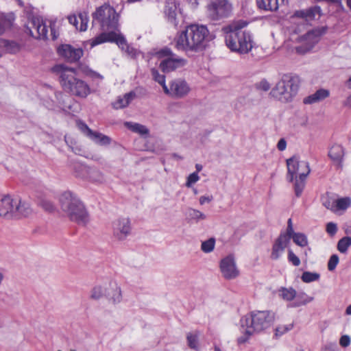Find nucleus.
Returning a JSON list of instances; mask_svg holds the SVG:
<instances>
[{"instance_id": "nucleus-51", "label": "nucleus", "mask_w": 351, "mask_h": 351, "mask_svg": "<svg viewBox=\"0 0 351 351\" xmlns=\"http://www.w3.org/2000/svg\"><path fill=\"white\" fill-rule=\"evenodd\" d=\"M351 339L349 335H342L339 339V344L343 348H346L350 346Z\"/></svg>"}, {"instance_id": "nucleus-16", "label": "nucleus", "mask_w": 351, "mask_h": 351, "mask_svg": "<svg viewBox=\"0 0 351 351\" xmlns=\"http://www.w3.org/2000/svg\"><path fill=\"white\" fill-rule=\"evenodd\" d=\"M220 270L226 279L235 278L239 274L232 255H228L221 261Z\"/></svg>"}, {"instance_id": "nucleus-44", "label": "nucleus", "mask_w": 351, "mask_h": 351, "mask_svg": "<svg viewBox=\"0 0 351 351\" xmlns=\"http://www.w3.org/2000/svg\"><path fill=\"white\" fill-rule=\"evenodd\" d=\"M241 330L243 333V335H241V337H239L237 339V343L239 344L245 343L249 339L250 337L253 335V334H248L247 332V326H245L244 328H242V327L241 326Z\"/></svg>"}, {"instance_id": "nucleus-64", "label": "nucleus", "mask_w": 351, "mask_h": 351, "mask_svg": "<svg viewBox=\"0 0 351 351\" xmlns=\"http://www.w3.org/2000/svg\"><path fill=\"white\" fill-rule=\"evenodd\" d=\"M347 86L349 88H351V77L349 78V80L347 82Z\"/></svg>"}, {"instance_id": "nucleus-19", "label": "nucleus", "mask_w": 351, "mask_h": 351, "mask_svg": "<svg viewBox=\"0 0 351 351\" xmlns=\"http://www.w3.org/2000/svg\"><path fill=\"white\" fill-rule=\"evenodd\" d=\"M345 155V149L343 147L339 144L332 145L328 151V156L332 161L334 165L338 168L343 166V160Z\"/></svg>"}, {"instance_id": "nucleus-61", "label": "nucleus", "mask_w": 351, "mask_h": 351, "mask_svg": "<svg viewBox=\"0 0 351 351\" xmlns=\"http://www.w3.org/2000/svg\"><path fill=\"white\" fill-rule=\"evenodd\" d=\"M344 104L347 106L351 107V95L346 99Z\"/></svg>"}, {"instance_id": "nucleus-56", "label": "nucleus", "mask_w": 351, "mask_h": 351, "mask_svg": "<svg viewBox=\"0 0 351 351\" xmlns=\"http://www.w3.org/2000/svg\"><path fill=\"white\" fill-rule=\"evenodd\" d=\"M160 85L162 86L165 93L171 97V82L169 83V87L166 85L165 82H164V84H161Z\"/></svg>"}, {"instance_id": "nucleus-15", "label": "nucleus", "mask_w": 351, "mask_h": 351, "mask_svg": "<svg viewBox=\"0 0 351 351\" xmlns=\"http://www.w3.org/2000/svg\"><path fill=\"white\" fill-rule=\"evenodd\" d=\"M76 123L79 130L94 143L100 145H108L110 144L111 138L109 136L92 130L84 122L80 120L77 121Z\"/></svg>"}, {"instance_id": "nucleus-33", "label": "nucleus", "mask_w": 351, "mask_h": 351, "mask_svg": "<svg viewBox=\"0 0 351 351\" xmlns=\"http://www.w3.org/2000/svg\"><path fill=\"white\" fill-rule=\"evenodd\" d=\"M125 125L128 129L134 132L138 133L142 136L149 135V131L148 128L143 125L132 122H125Z\"/></svg>"}, {"instance_id": "nucleus-46", "label": "nucleus", "mask_w": 351, "mask_h": 351, "mask_svg": "<svg viewBox=\"0 0 351 351\" xmlns=\"http://www.w3.org/2000/svg\"><path fill=\"white\" fill-rule=\"evenodd\" d=\"M288 261L291 263L294 266H299L300 265V258L293 253L291 250L288 251Z\"/></svg>"}, {"instance_id": "nucleus-27", "label": "nucleus", "mask_w": 351, "mask_h": 351, "mask_svg": "<svg viewBox=\"0 0 351 351\" xmlns=\"http://www.w3.org/2000/svg\"><path fill=\"white\" fill-rule=\"evenodd\" d=\"M286 0H256L260 9L268 11L276 10L280 4H284Z\"/></svg>"}, {"instance_id": "nucleus-3", "label": "nucleus", "mask_w": 351, "mask_h": 351, "mask_svg": "<svg viewBox=\"0 0 351 351\" xmlns=\"http://www.w3.org/2000/svg\"><path fill=\"white\" fill-rule=\"evenodd\" d=\"M60 206L62 212L73 221L86 226L89 216L84 204L77 195L70 191L63 192L59 197Z\"/></svg>"}, {"instance_id": "nucleus-52", "label": "nucleus", "mask_w": 351, "mask_h": 351, "mask_svg": "<svg viewBox=\"0 0 351 351\" xmlns=\"http://www.w3.org/2000/svg\"><path fill=\"white\" fill-rule=\"evenodd\" d=\"M296 233L297 232H294L293 226H290V227L287 226L286 232L281 233L280 234V236H285V237H287V242L289 243L290 242V239L291 238H293V234H296Z\"/></svg>"}, {"instance_id": "nucleus-28", "label": "nucleus", "mask_w": 351, "mask_h": 351, "mask_svg": "<svg viewBox=\"0 0 351 351\" xmlns=\"http://www.w3.org/2000/svg\"><path fill=\"white\" fill-rule=\"evenodd\" d=\"M20 50L19 45L15 41L0 38V51L3 53H16Z\"/></svg>"}, {"instance_id": "nucleus-50", "label": "nucleus", "mask_w": 351, "mask_h": 351, "mask_svg": "<svg viewBox=\"0 0 351 351\" xmlns=\"http://www.w3.org/2000/svg\"><path fill=\"white\" fill-rule=\"evenodd\" d=\"M337 231V224L333 222H329L326 225V232L330 236H333Z\"/></svg>"}, {"instance_id": "nucleus-42", "label": "nucleus", "mask_w": 351, "mask_h": 351, "mask_svg": "<svg viewBox=\"0 0 351 351\" xmlns=\"http://www.w3.org/2000/svg\"><path fill=\"white\" fill-rule=\"evenodd\" d=\"M321 9L319 6H314L306 10V20H312L317 16H319Z\"/></svg>"}, {"instance_id": "nucleus-62", "label": "nucleus", "mask_w": 351, "mask_h": 351, "mask_svg": "<svg viewBox=\"0 0 351 351\" xmlns=\"http://www.w3.org/2000/svg\"><path fill=\"white\" fill-rule=\"evenodd\" d=\"M202 165H200V164H196L195 165V169H196V172L198 173V172L201 171L202 170Z\"/></svg>"}, {"instance_id": "nucleus-9", "label": "nucleus", "mask_w": 351, "mask_h": 351, "mask_svg": "<svg viewBox=\"0 0 351 351\" xmlns=\"http://www.w3.org/2000/svg\"><path fill=\"white\" fill-rule=\"evenodd\" d=\"M93 23H98L104 32L119 31V15L108 3L96 8L92 14Z\"/></svg>"}, {"instance_id": "nucleus-38", "label": "nucleus", "mask_w": 351, "mask_h": 351, "mask_svg": "<svg viewBox=\"0 0 351 351\" xmlns=\"http://www.w3.org/2000/svg\"><path fill=\"white\" fill-rule=\"evenodd\" d=\"M351 205L350 197H341L335 200V211L338 210H346Z\"/></svg>"}, {"instance_id": "nucleus-10", "label": "nucleus", "mask_w": 351, "mask_h": 351, "mask_svg": "<svg viewBox=\"0 0 351 351\" xmlns=\"http://www.w3.org/2000/svg\"><path fill=\"white\" fill-rule=\"evenodd\" d=\"M159 55L165 58L160 63V68L165 73H169L178 69L182 68L186 64V60L173 53L170 49H162Z\"/></svg>"}, {"instance_id": "nucleus-37", "label": "nucleus", "mask_w": 351, "mask_h": 351, "mask_svg": "<svg viewBox=\"0 0 351 351\" xmlns=\"http://www.w3.org/2000/svg\"><path fill=\"white\" fill-rule=\"evenodd\" d=\"M320 278V274L317 272L304 271L302 273L301 280L305 283H310L317 281Z\"/></svg>"}, {"instance_id": "nucleus-8", "label": "nucleus", "mask_w": 351, "mask_h": 351, "mask_svg": "<svg viewBox=\"0 0 351 351\" xmlns=\"http://www.w3.org/2000/svg\"><path fill=\"white\" fill-rule=\"evenodd\" d=\"M32 213L29 204L10 195L0 199V217L7 219L27 217Z\"/></svg>"}, {"instance_id": "nucleus-40", "label": "nucleus", "mask_w": 351, "mask_h": 351, "mask_svg": "<svg viewBox=\"0 0 351 351\" xmlns=\"http://www.w3.org/2000/svg\"><path fill=\"white\" fill-rule=\"evenodd\" d=\"M215 245V239L210 238L202 243L201 250L205 253H210L213 251Z\"/></svg>"}, {"instance_id": "nucleus-13", "label": "nucleus", "mask_w": 351, "mask_h": 351, "mask_svg": "<svg viewBox=\"0 0 351 351\" xmlns=\"http://www.w3.org/2000/svg\"><path fill=\"white\" fill-rule=\"evenodd\" d=\"M106 42H115L123 51L128 46L125 38L121 34L117 33V31L102 32L95 38L89 40L91 47H94L96 45Z\"/></svg>"}, {"instance_id": "nucleus-31", "label": "nucleus", "mask_w": 351, "mask_h": 351, "mask_svg": "<svg viewBox=\"0 0 351 351\" xmlns=\"http://www.w3.org/2000/svg\"><path fill=\"white\" fill-rule=\"evenodd\" d=\"M313 300V298L308 295L306 293L302 291L296 293L294 301L289 305V307L296 308L300 306L306 305Z\"/></svg>"}, {"instance_id": "nucleus-32", "label": "nucleus", "mask_w": 351, "mask_h": 351, "mask_svg": "<svg viewBox=\"0 0 351 351\" xmlns=\"http://www.w3.org/2000/svg\"><path fill=\"white\" fill-rule=\"evenodd\" d=\"M108 289V284L95 285L90 291V297L93 300H99L104 296H106Z\"/></svg>"}, {"instance_id": "nucleus-59", "label": "nucleus", "mask_w": 351, "mask_h": 351, "mask_svg": "<svg viewBox=\"0 0 351 351\" xmlns=\"http://www.w3.org/2000/svg\"><path fill=\"white\" fill-rule=\"evenodd\" d=\"M124 51L131 56H134L136 55L135 49L129 45L125 48Z\"/></svg>"}, {"instance_id": "nucleus-54", "label": "nucleus", "mask_w": 351, "mask_h": 351, "mask_svg": "<svg viewBox=\"0 0 351 351\" xmlns=\"http://www.w3.org/2000/svg\"><path fill=\"white\" fill-rule=\"evenodd\" d=\"M322 349L324 351H337V345L335 343H327Z\"/></svg>"}, {"instance_id": "nucleus-48", "label": "nucleus", "mask_w": 351, "mask_h": 351, "mask_svg": "<svg viewBox=\"0 0 351 351\" xmlns=\"http://www.w3.org/2000/svg\"><path fill=\"white\" fill-rule=\"evenodd\" d=\"M152 75L154 80L157 82L158 84H164L165 82V77L164 75L160 74L158 70L155 69H152Z\"/></svg>"}, {"instance_id": "nucleus-34", "label": "nucleus", "mask_w": 351, "mask_h": 351, "mask_svg": "<svg viewBox=\"0 0 351 351\" xmlns=\"http://www.w3.org/2000/svg\"><path fill=\"white\" fill-rule=\"evenodd\" d=\"M186 216L189 220L193 221L196 223L206 219V215L204 213L199 210L192 208H189L187 209Z\"/></svg>"}, {"instance_id": "nucleus-23", "label": "nucleus", "mask_w": 351, "mask_h": 351, "mask_svg": "<svg viewBox=\"0 0 351 351\" xmlns=\"http://www.w3.org/2000/svg\"><path fill=\"white\" fill-rule=\"evenodd\" d=\"M164 12L169 23L174 26L178 25V22L176 19L177 5L174 0H167Z\"/></svg>"}, {"instance_id": "nucleus-7", "label": "nucleus", "mask_w": 351, "mask_h": 351, "mask_svg": "<svg viewBox=\"0 0 351 351\" xmlns=\"http://www.w3.org/2000/svg\"><path fill=\"white\" fill-rule=\"evenodd\" d=\"M300 80L296 75H283L281 79L271 89L270 95L274 99L287 103L292 101L296 95L299 88Z\"/></svg>"}, {"instance_id": "nucleus-21", "label": "nucleus", "mask_w": 351, "mask_h": 351, "mask_svg": "<svg viewBox=\"0 0 351 351\" xmlns=\"http://www.w3.org/2000/svg\"><path fill=\"white\" fill-rule=\"evenodd\" d=\"M289 243L287 242V237L285 236H279L274 241L271 253L272 260L279 259L285 252L286 247Z\"/></svg>"}, {"instance_id": "nucleus-55", "label": "nucleus", "mask_w": 351, "mask_h": 351, "mask_svg": "<svg viewBox=\"0 0 351 351\" xmlns=\"http://www.w3.org/2000/svg\"><path fill=\"white\" fill-rule=\"evenodd\" d=\"M287 147V142L284 138H280L277 143V148L280 151H284Z\"/></svg>"}, {"instance_id": "nucleus-57", "label": "nucleus", "mask_w": 351, "mask_h": 351, "mask_svg": "<svg viewBox=\"0 0 351 351\" xmlns=\"http://www.w3.org/2000/svg\"><path fill=\"white\" fill-rule=\"evenodd\" d=\"M213 199V197L212 195L210 196H201L199 197V204L201 205L204 204L206 202L208 203L210 202Z\"/></svg>"}, {"instance_id": "nucleus-12", "label": "nucleus", "mask_w": 351, "mask_h": 351, "mask_svg": "<svg viewBox=\"0 0 351 351\" xmlns=\"http://www.w3.org/2000/svg\"><path fill=\"white\" fill-rule=\"evenodd\" d=\"M73 168L77 177L97 184H101L105 181L104 174L96 167H88L81 163H76Z\"/></svg>"}, {"instance_id": "nucleus-43", "label": "nucleus", "mask_w": 351, "mask_h": 351, "mask_svg": "<svg viewBox=\"0 0 351 351\" xmlns=\"http://www.w3.org/2000/svg\"><path fill=\"white\" fill-rule=\"evenodd\" d=\"M197 335L189 333L187 335L186 339L188 342V346L192 349H197Z\"/></svg>"}, {"instance_id": "nucleus-22", "label": "nucleus", "mask_w": 351, "mask_h": 351, "mask_svg": "<svg viewBox=\"0 0 351 351\" xmlns=\"http://www.w3.org/2000/svg\"><path fill=\"white\" fill-rule=\"evenodd\" d=\"M31 24L36 25V29L35 32L33 29H30V36L37 39H45L47 36V25L43 23V21L38 18H32L31 19Z\"/></svg>"}, {"instance_id": "nucleus-53", "label": "nucleus", "mask_w": 351, "mask_h": 351, "mask_svg": "<svg viewBox=\"0 0 351 351\" xmlns=\"http://www.w3.org/2000/svg\"><path fill=\"white\" fill-rule=\"evenodd\" d=\"M258 88L261 90L267 91L270 88V84L267 81L262 80L258 84Z\"/></svg>"}, {"instance_id": "nucleus-4", "label": "nucleus", "mask_w": 351, "mask_h": 351, "mask_svg": "<svg viewBox=\"0 0 351 351\" xmlns=\"http://www.w3.org/2000/svg\"><path fill=\"white\" fill-rule=\"evenodd\" d=\"M54 70L60 74V84L66 91L82 98L90 93L89 86L77 77L75 69L60 64L55 66Z\"/></svg>"}, {"instance_id": "nucleus-11", "label": "nucleus", "mask_w": 351, "mask_h": 351, "mask_svg": "<svg viewBox=\"0 0 351 351\" xmlns=\"http://www.w3.org/2000/svg\"><path fill=\"white\" fill-rule=\"evenodd\" d=\"M232 10L228 0H212L207 5V15L213 21H219L230 16Z\"/></svg>"}, {"instance_id": "nucleus-30", "label": "nucleus", "mask_w": 351, "mask_h": 351, "mask_svg": "<svg viewBox=\"0 0 351 351\" xmlns=\"http://www.w3.org/2000/svg\"><path fill=\"white\" fill-rule=\"evenodd\" d=\"M135 97L136 94L132 91L125 93L123 97H119L117 99L112 103V106L115 109L125 108L130 104Z\"/></svg>"}, {"instance_id": "nucleus-58", "label": "nucleus", "mask_w": 351, "mask_h": 351, "mask_svg": "<svg viewBox=\"0 0 351 351\" xmlns=\"http://www.w3.org/2000/svg\"><path fill=\"white\" fill-rule=\"evenodd\" d=\"M36 26L33 25L31 24V20L28 21L27 24L26 25L25 27V32L26 33L29 34L30 35V29H33L34 32L36 29Z\"/></svg>"}, {"instance_id": "nucleus-29", "label": "nucleus", "mask_w": 351, "mask_h": 351, "mask_svg": "<svg viewBox=\"0 0 351 351\" xmlns=\"http://www.w3.org/2000/svg\"><path fill=\"white\" fill-rule=\"evenodd\" d=\"M14 19L13 13L0 14V35L3 34L6 30L12 27Z\"/></svg>"}, {"instance_id": "nucleus-2", "label": "nucleus", "mask_w": 351, "mask_h": 351, "mask_svg": "<svg viewBox=\"0 0 351 351\" xmlns=\"http://www.w3.org/2000/svg\"><path fill=\"white\" fill-rule=\"evenodd\" d=\"M248 24L247 21L239 19L223 27L226 46L232 51L245 54L252 49L253 39L251 33L242 30Z\"/></svg>"}, {"instance_id": "nucleus-25", "label": "nucleus", "mask_w": 351, "mask_h": 351, "mask_svg": "<svg viewBox=\"0 0 351 351\" xmlns=\"http://www.w3.org/2000/svg\"><path fill=\"white\" fill-rule=\"evenodd\" d=\"M108 288L110 289V291H107L106 297L108 298L109 301L114 304L120 303L122 300V293L120 287L114 282H109Z\"/></svg>"}, {"instance_id": "nucleus-18", "label": "nucleus", "mask_w": 351, "mask_h": 351, "mask_svg": "<svg viewBox=\"0 0 351 351\" xmlns=\"http://www.w3.org/2000/svg\"><path fill=\"white\" fill-rule=\"evenodd\" d=\"M190 87L187 82L181 79L171 81V97L182 98L188 95Z\"/></svg>"}, {"instance_id": "nucleus-60", "label": "nucleus", "mask_w": 351, "mask_h": 351, "mask_svg": "<svg viewBox=\"0 0 351 351\" xmlns=\"http://www.w3.org/2000/svg\"><path fill=\"white\" fill-rule=\"evenodd\" d=\"M295 16L306 19V10L296 11L294 14Z\"/></svg>"}, {"instance_id": "nucleus-47", "label": "nucleus", "mask_w": 351, "mask_h": 351, "mask_svg": "<svg viewBox=\"0 0 351 351\" xmlns=\"http://www.w3.org/2000/svg\"><path fill=\"white\" fill-rule=\"evenodd\" d=\"M199 180V177L197 172H193L191 173L188 178L186 182V186L187 187H191L193 184L196 183Z\"/></svg>"}, {"instance_id": "nucleus-5", "label": "nucleus", "mask_w": 351, "mask_h": 351, "mask_svg": "<svg viewBox=\"0 0 351 351\" xmlns=\"http://www.w3.org/2000/svg\"><path fill=\"white\" fill-rule=\"evenodd\" d=\"M287 180L292 182L295 179L294 190L297 197H300L305 186V180L310 173L309 164L306 160H300L293 156L287 160Z\"/></svg>"}, {"instance_id": "nucleus-39", "label": "nucleus", "mask_w": 351, "mask_h": 351, "mask_svg": "<svg viewBox=\"0 0 351 351\" xmlns=\"http://www.w3.org/2000/svg\"><path fill=\"white\" fill-rule=\"evenodd\" d=\"M292 239L293 242L300 247H305L308 245L307 237L303 233L297 232L296 234H293Z\"/></svg>"}, {"instance_id": "nucleus-1", "label": "nucleus", "mask_w": 351, "mask_h": 351, "mask_svg": "<svg viewBox=\"0 0 351 351\" xmlns=\"http://www.w3.org/2000/svg\"><path fill=\"white\" fill-rule=\"evenodd\" d=\"M209 31L203 25H190L175 36V47L186 53L204 51L209 41Z\"/></svg>"}, {"instance_id": "nucleus-35", "label": "nucleus", "mask_w": 351, "mask_h": 351, "mask_svg": "<svg viewBox=\"0 0 351 351\" xmlns=\"http://www.w3.org/2000/svg\"><path fill=\"white\" fill-rule=\"evenodd\" d=\"M280 296L287 302L294 301L295 297H296V291L291 288L281 287L279 289Z\"/></svg>"}, {"instance_id": "nucleus-41", "label": "nucleus", "mask_w": 351, "mask_h": 351, "mask_svg": "<svg viewBox=\"0 0 351 351\" xmlns=\"http://www.w3.org/2000/svg\"><path fill=\"white\" fill-rule=\"evenodd\" d=\"M293 328V324L291 323L289 324L279 325L275 329V336L277 337H281L284 334L292 330Z\"/></svg>"}, {"instance_id": "nucleus-24", "label": "nucleus", "mask_w": 351, "mask_h": 351, "mask_svg": "<svg viewBox=\"0 0 351 351\" xmlns=\"http://www.w3.org/2000/svg\"><path fill=\"white\" fill-rule=\"evenodd\" d=\"M330 92L327 89L320 88L318 89L315 93L306 97L303 99L304 104H313L321 101H323L326 98L328 97Z\"/></svg>"}, {"instance_id": "nucleus-49", "label": "nucleus", "mask_w": 351, "mask_h": 351, "mask_svg": "<svg viewBox=\"0 0 351 351\" xmlns=\"http://www.w3.org/2000/svg\"><path fill=\"white\" fill-rule=\"evenodd\" d=\"M323 205L328 209L335 211V200L329 198L323 199Z\"/></svg>"}, {"instance_id": "nucleus-36", "label": "nucleus", "mask_w": 351, "mask_h": 351, "mask_svg": "<svg viewBox=\"0 0 351 351\" xmlns=\"http://www.w3.org/2000/svg\"><path fill=\"white\" fill-rule=\"evenodd\" d=\"M351 246V237H344L337 243V249L341 253H346Z\"/></svg>"}, {"instance_id": "nucleus-45", "label": "nucleus", "mask_w": 351, "mask_h": 351, "mask_svg": "<svg viewBox=\"0 0 351 351\" xmlns=\"http://www.w3.org/2000/svg\"><path fill=\"white\" fill-rule=\"evenodd\" d=\"M339 263V256L337 254H332L328 262V269L333 271Z\"/></svg>"}, {"instance_id": "nucleus-14", "label": "nucleus", "mask_w": 351, "mask_h": 351, "mask_svg": "<svg viewBox=\"0 0 351 351\" xmlns=\"http://www.w3.org/2000/svg\"><path fill=\"white\" fill-rule=\"evenodd\" d=\"M131 223L128 217H119L112 222L113 237L119 240H125L131 233Z\"/></svg>"}, {"instance_id": "nucleus-17", "label": "nucleus", "mask_w": 351, "mask_h": 351, "mask_svg": "<svg viewBox=\"0 0 351 351\" xmlns=\"http://www.w3.org/2000/svg\"><path fill=\"white\" fill-rule=\"evenodd\" d=\"M58 52L60 56L71 62L77 61L83 56L82 49H75L69 45H62L58 47Z\"/></svg>"}, {"instance_id": "nucleus-63", "label": "nucleus", "mask_w": 351, "mask_h": 351, "mask_svg": "<svg viewBox=\"0 0 351 351\" xmlns=\"http://www.w3.org/2000/svg\"><path fill=\"white\" fill-rule=\"evenodd\" d=\"M345 313L347 315H351V304L346 308Z\"/></svg>"}, {"instance_id": "nucleus-26", "label": "nucleus", "mask_w": 351, "mask_h": 351, "mask_svg": "<svg viewBox=\"0 0 351 351\" xmlns=\"http://www.w3.org/2000/svg\"><path fill=\"white\" fill-rule=\"evenodd\" d=\"M320 32L317 29H314L307 32L303 37L302 40L306 43V50H310L319 42Z\"/></svg>"}, {"instance_id": "nucleus-20", "label": "nucleus", "mask_w": 351, "mask_h": 351, "mask_svg": "<svg viewBox=\"0 0 351 351\" xmlns=\"http://www.w3.org/2000/svg\"><path fill=\"white\" fill-rule=\"evenodd\" d=\"M69 22L80 32H84L88 28L89 22L88 14L86 11L81 12L78 14V18L76 15H70L68 16Z\"/></svg>"}, {"instance_id": "nucleus-6", "label": "nucleus", "mask_w": 351, "mask_h": 351, "mask_svg": "<svg viewBox=\"0 0 351 351\" xmlns=\"http://www.w3.org/2000/svg\"><path fill=\"white\" fill-rule=\"evenodd\" d=\"M274 320L275 313L271 311H253L243 317L240 323L242 328L247 326L248 334H254L268 328Z\"/></svg>"}]
</instances>
